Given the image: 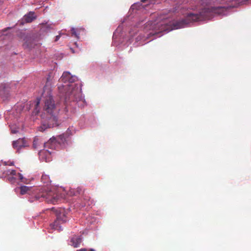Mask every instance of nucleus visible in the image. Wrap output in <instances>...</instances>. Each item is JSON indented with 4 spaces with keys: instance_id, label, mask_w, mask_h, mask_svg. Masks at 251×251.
<instances>
[{
    "instance_id": "6e6552de",
    "label": "nucleus",
    "mask_w": 251,
    "mask_h": 251,
    "mask_svg": "<svg viewBox=\"0 0 251 251\" xmlns=\"http://www.w3.org/2000/svg\"><path fill=\"white\" fill-rule=\"evenodd\" d=\"M26 141L25 139L20 138L13 142V147L19 152L20 150L22 148L26 147Z\"/></svg>"
},
{
    "instance_id": "9b49d317",
    "label": "nucleus",
    "mask_w": 251,
    "mask_h": 251,
    "mask_svg": "<svg viewBox=\"0 0 251 251\" xmlns=\"http://www.w3.org/2000/svg\"><path fill=\"white\" fill-rule=\"evenodd\" d=\"M45 143L41 141V139L40 138L35 137L34 138V140L33 142V148L34 149H38V148H39L41 145L43 144L45 145ZM44 148L46 149L45 147Z\"/></svg>"
},
{
    "instance_id": "39448f33",
    "label": "nucleus",
    "mask_w": 251,
    "mask_h": 251,
    "mask_svg": "<svg viewBox=\"0 0 251 251\" xmlns=\"http://www.w3.org/2000/svg\"><path fill=\"white\" fill-rule=\"evenodd\" d=\"M55 212L56 215V220L51 224V226L54 229H60L59 225L66 221L64 214V210L61 209H56Z\"/></svg>"
},
{
    "instance_id": "a878e982",
    "label": "nucleus",
    "mask_w": 251,
    "mask_h": 251,
    "mask_svg": "<svg viewBox=\"0 0 251 251\" xmlns=\"http://www.w3.org/2000/svg\"><path fill=\"white\" fill-rule=\"evenodd\" d=\"M60 87H61V86H59V87H58V88L60 89Z\"/></svg>"
},
{
    "instance_id": "ddd939ff",
    "label": "nucleus",
    "mask_w": 251,
    "mask_h": 251,
    "mask_svg": "<svg viewBox=\"0 0 251 251\" xmlns=\"http://www.w3.org/2000/svg\"><path fill=\"white\" fill-rule=\"evenodd\" d=\"M20 194L22 195H23L28 193V192L30 190V188L26 186H22L20 187Z\"/></svg>"
},
{
    "instance_id": "f8f14e48",
    "label": "nucleus",
    "mask_w": 251,
    "mask_h": 251,
    "mask_svg": "<svg viewBox=\"0 0 251 251\" xmlns=\"http://www.w3.org/2000/svg\"><path fill=\"white\" fill-rule=\"evenodd\" d=\"M36 19L35 13L33 12H29L24 16V20L26 23H31Z\"/></svg>"
},
{
    "instance_id": "f3484780",
    "label": "nucleus",
    "mask_w": 251,
    "mask_h": 251,
    "mask_svg": "<svg viewBox=\"0 0 251 251\" xmlns=\"http://www.w3.org/2000/svg\"><path fill=\"white\" fill-rule=\"evenodd\" d=\"M4 164H5V165L13 166L14 165V162H5Z\"/></svg>"
},
{
    "instance_id": "4468645a",
    "label": "nucleus",
    "mask_w": 251,
    "mask_h": 251,
    "mask_svg": "<svg viewBox=\"0 0 251 251\" xmlns=\"http://www.w3.org/2000/svg\"><path fill=\"white\" fill-rule=\"evenodd\" d=\"M41 180L45 183H48L50 182L49 176L46 175H42Z\"/></svg>"
},
{
    "instance_id": "bb28decb",
    "label": "nucleus",
    "mask_w": 251,
    "mask_h": 251,
    "mask_svg": "<svg viewBox=\"0 0 251 251\" xmlns=\"http://www.w3.org/2000/svg\"><path fill=\"white\" fill-rule=\"evenodd\" d=\"M52 210H54L55 209L54 208H52Z\"/></svg>"
},
{
    "instance_id": "f03ea898",
    "label": "nucleus",
    "mask_w": 251,
    "mask_h": 251,
    "mask_svg": "<svg viewBox=\"0 0 251 251\" xmlns=\"http://www.w3.org/2000/svg\"><path fill=\"white\" fill-rule=\"evenodd\" d=\"M51 77L49 75L47 78V84L44 87L43 95L44 96L47 93V96H44V105L43 110L45 113L48 114L50 117L47 121H43L42 126H40L41 130L44 131L47 128L53 127L58 126L59 125V122L58 120L57 115L60 110L57 104L55 102L50 95L51 91L50 88H47V85L49 83V79Z\"/></svg>"
},
{
    "instance_id": "0eeeda50",
    "label": "nucleus",
    "mask_w": 251,
    "mask_h": 251,
    "mask_svg": "<svg viewBox=\"0 0 251 251\" xmlns=\"http://www.w3.org/2000/svg\"><path fill=\"white\" fill-rule=\"evenodd\" d=\"M52 151H49L47 149H44L40 151L39 152V155L43 160L46 162H49L51 160V154Z\"/></svg>"
},
{
    "instance_id": "aec40b11",
    "label": "nucleus",
    "mask_w": 251,
    "mask_h": 251,
    "mask_svg": "<svg viewBox=\"0 0 251 251\" xmlns=\"http://www.w3.org/2000/svg\"><path fill=\"white\" fill-rule=\"evenodd\" d=\"M60 37V35H57L55 37V41H57Z\"/></svg>"
},
{
    "instance_id": "f257e3e1",
    "label": "nucleus",
    "mask_w": 251,
    "mask_h": 251,
    "mask_svg": "<svg viewBox=\"0 0 251 251\" xmlns=\"http://www.w3.org/2000/svg\"><path fill=\"white\" fill-rule=\"evenodd\" d=\"M226 3L227 0H201L202 7L199 14L190 13L185 18L179 21L171 22L167 18L160 16L154 21L147 22L144 27L146 36L138 37L136 40L145 41L160 32L184 27L191 22L209 19L215 15H223L229 7Z\"/></svg>"
},
{
    "instance_id": "6ab92c4d",
    "label": "nucleus",
    "mask_w": 251,
    "mask_h": 251,
    "mask_svg": "<svg viewBox=\"0 0 251 251\" xmlns=\"http://www.w3.org/2000/svg\"><path fill=\"white\" fill-rule=\"evenodd\" d=\"M18 176H19V177L20 179L22 181H23V176H22L21 174H20V173H18Z\"/></svg>"
},
{
    "instance_id": "1a4fd4ad",
    "label": "nucleus",
    "mask_w": 251,
    "mask_h": 251,
    "mask_svg": "<svg viewBox=\"0 0 251 251\" xmlns=\"http://www.w3.org/2000/svg\"><path fill=\"white\" fill-rule=\"evenodd\" d=\"M72 245L75 248L79 247L82 242V238L80 236H74L71 239Z\"/></svg>"
},
{
    "instance_id": "20e7f679",
    "label": "nucleus",
    "mask_w": 251,
    "mask_h": 251,
    "mask_svg": "<svg viewBox=\"0 0 251 251\" xmlns=\"http://www.w3.org/2000/svg\"><path fill=\"white\" fill-rule=\"evenodd\" d=\"M66 141V138L64 134L60 135L57 138H51L48 142L45 143V148L48 149L56 150L59 144L64 143Z\"/></svg>"
},
{
    "instance_id": "412c9836",
    "label": "nucleus",
    "mask_w": 251,
    "mask_h": 251,
    "mask_svg": "<svg viewBox=\"0 0 251 251\" xmlns=\"http://www.w3.org/2000/svg\"><path fill=\"white\" fill-rule=\"evenodd\" d=\"M77 192H78V194H80L82 192L81 189L80 188H77Z\"/></svg>"
},
{
    "instance_id": "a211bd4d",
    "label": "nucleus",
    "mask_w": 251,
    "mask_h": 251,
    "mask_svg": "<svg viewBox=\"0 0 251 251\" xmlns=\"http://www.w3.org/2000/svg\"><path fill=\"white\" fill-rule=\"evenodd\" d=\"M77 251H94V250H93V249L87 250L86 249H80L79 250H78Z\"/></svg>"
},
{
    "instance_id": "393cba45",
    "label": "nucleus",
    "mask_w": 251,
    "mask_h": 251,
    "mask_svg": "<svg viewBox=\"0 0 251 251\" xmlns=\"http://www.w3.org/2000/svg\"><path fill=\"white\" fill-rule=\"evenodd\" d=\"M67 85H66V86H64V85H63L62 87H66L67 86Z\"/></svg>"
},
{
    "instance_id": "9d476101",
    "label": "nucleus",
    "mask_w": 251,
    "mask_h": 251,
    "mask_svg": "<svg viewBox=\"0 0 251 251\" xmlns=\"http://www.w3.org/2000/svg\"><path fill=\"white\" fill-rule=\"evenodd\" d=\"M84 30L85 29L84 28H72L71 29L72 35L74 36L77 38H79V35L81 33L84 32Z\"/></svg>"
},
{
    "instance_id": "dca6fc26",
    "label": "nucleus",
    "mask_w": 251,
    "mask_h": 251,
    "mask_svg": "<svg viewBox=\"0 0 251 251\" xmlns=\"http://www.w3.org/2000/svg\"><path fill=\"white\" fill-rule=\"evenodd\" d=\"M8 179L11 183H14L15 182V178L13 176H9Z\"/></svg>"
},
{
    "instance_id": "4be33fe9",
    "label": "nucleus",
    "mask_w": 251,
    "mask_h": 251,
    "mask_svg": "<svg viewBox=\"0 0 251 251\" xmlns=\"http://www.w3.org/2000/svg\"><path fill=\"white\" fill-rule=\"evenodd\" d=\"M39 101H38L37 102V103H36V106H37L39 105Z\"/></svg>"
},
{
    "instance_id": "b1692460",
    "label": "nucleus",
    "mask_w": 251,
    "mask_h": 251,
    "mask_svg": "<svg viewBox=\"0 0 251 251\" xmlns=\"http://www.w3.org/2000/svg\"><path fill=\"white\" fill-rule=\"evenodd\" d=\"M146 0H142V2H145V1H146Z\"/></svg>"
},
{
    "instance_id": "423d86ee",
    "label": "nucleus",
    "mask_w": 251,
    "mask_h": 251,
    "mask_svg": "<svg viewBox=\"0 0 251 251\" xmlns=\"http://www.w3.org/2000/svg\"><path fill=\"white\" fill-rule=\"evenodd\" d=\"M76 80V77L71 75L68 72H64L62 76L59 79V81L64 83L69 82L73 83Z\"/></svg>"
},
{
    "instance_id": "7ed1b4c3",
    "label": "nucleus",
    "mask_w": 251,
    "mask_h": 251,
    "mask_svg": "<svg viewBox=\"0 0 251 251\" xmlns=\"http://www.w3.org/2000/svg\"><path fill=\"white\" fill-rule=\"evenodd\" d=\"M35 199L40 201H46L48 202L53 204L58 202L60 200L59 197L54 191L45 189L40 191L35 196Z\"/></svg>"
},
{
    "instance_id": "2eb2a0df",
    "label": "nucleus",
    "mask_w": 251,
    "mask_h": 251,
    "mask_svg": "<svg viewBox=\"0 0 251 251\" xmlns=\"http://www.w3.org/2000/svg\"><path fill=\"white\" fill-rule=\"evenodd\" d=\"M6 175H10L12 176H16V172L15 170H8L6 171Z\"/></svg>"
},
{
    "instance_id": "5701e85b",
    "label": "nucleus",
    "mask_w": 251,
    "mask_h": 251,
    "mask_svg": "<svg viewBox=\"0 0 251 251\" xmlns=\"http://www.w3.org/2000/svg\"><path fill=\"white\" fill-rule=\"evenodd\" d=\"M10 27H7V28H5L4 30H3V31H5L6 30H7V29H9Z\"/></svg>"
}]
</instances>
